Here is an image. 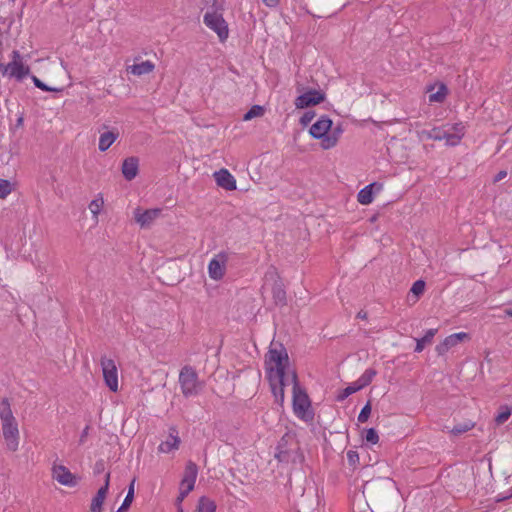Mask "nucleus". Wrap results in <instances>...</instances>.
Returning <instances> with one entry per match:
<instances>
[{"mask_svg":"<svg viewBox=\"0 0 512 512\" xmlns=\"http://www.w3.org/2000/svg\"><path fill=\"white\" fill-rule=\"evenodd\" d=\"M266 374L275 402L282 405L284 402V387L286 369L289 357L285 347L279 344V349L270 348L265 357Z\"/></svg>","mask_w":512,"mask_h":512,"instance_id":"nucleus-1","label":"nucleus"},{"mask_svg":"<svg viewBox=\"0 0 512 512\" xmlns=\"http://www.w3.org/2000/svg\"><path fill=\"white\" fill-rule=\"evenodd\" d=\"M293 383V410L297 417L302 420H312L311 401L306 391L300 386L298 376L295 370L291 372Z\"/></svg>","mask_w":512,"mask_h":512,"instance_id":"nucleus-2","label":"nucleus"},{"mask_svg":"<svg viewBox=\"0 0 512 512\" xmlns=\"http://www.w3.org/2000/svg\"><path fill=\"white\" fill-rule=\"evenodd\" d=\"M179 384L185 398L197 396L203 388L196 370L190 365H185L180 370Z\"/></svg>","mask_w":512,"mask_h":512,"instance_id":"nucleus-3","label":"nucleus"},{"mask_svg":"<svg viewBox=\"0 0 512 512\" xmlns=\"http://www.w3.org/2000/svg\"><path fill=\"white\" fill-rule=\"evenodd\" d=\"M0 72L3 76L14 78L16 81L21 82L30 74V68L23 63L20 52L13 50L11 53V61L7 64L0 63Z\"/></svg>","mask_w":512,"mask_h":512,"instance_id":"nucleus-4","label":"nucleus"},{"mask_svg":"<svg viewBox=\"0 0 512 512\" xmlns=\"http://www.w3.org/2000/svg\"><path fill=\"white\" fill-rule=\"evenodd\" d=\"M224 13H205L203 23L214 31L220 41H225L229 35L228 23L223 17Z\"/></svg>","mask_w":512,"mask_h":512,"instance_id":"nucleus-5","label":"nucleus"},{"mask_svg":"<svg viewBox=\"0 0 512 512\" xmlns=\"http://www.w3.org/2000/svg\"><path fill=\"white\" fill-rule=\"evenodd\" d=\"M100 364L105 384L111 391L116 392L118 390V374L114 360L103 356L101 357Z\"/></svg>","mask_w":512,"mask_h":512,"instance_id":"nucleus-6","label":"nucleus"},{"mask_svg":"<svg viewBox=\"0 0 512 512\" xmlns=\"http://www.w3.org/2000/svg\"><path fill=\"white\" fill-rule=\"evenodd\" d=\"M3 437L9 451H16L19 445V429L16 419L2 422Z\"/></svg>","mask_w":512,"mask_h":512,"instance_id":"nucleus-7","label":"nucleus"},{"mask_svg":"<svg viewBox=\"0 0 512 512\" xmlns=\"http://www.w3.org/2000/svg\"><path fill=\"white\" fill-rule=\"evenodd\" d=\"M326 98L324 92L320 90L310 89L307 92L299 95L295 99V106L297 109H305L311 106L322 103Z\"/></svg>","mask_w":512,"mask_h":512,"instance_id":"nucleus-8","label":"nucleus"},{"mask_svg":"<svg viewBox=\"0 0 512 512\" xmlns=\"http://www.w3.org/2000/svg\"><path fill=\"white\" fill-rule=\"evenodd\" d=\"M228 261V254L226 252L218 253L208 265V273L211 279L220 280L225 274V264Z\"/></svg>","mask_w":512,"mask_h":512,"instance_id":"nucleus-9","label":"nucleus"},{"mask_svg":"<svg viewBox=\"0 0 512 512\" xmlns=\"http://www.w3.org/2000/svg\"><path fill=\"white\" fill-rule=\"evenodd\" d=\"M332 120L328 116H321L309 130L310 135L324 142V139L328 136V132L332 127Z\"/></svg>","mask_w":512,"mask_h":512,"instance_id":"nucleus-10","label":"nucleus"},{"mask_svg":"<svg viewBox=\"0 0 512 512\" xmlns=\"http://www.w3.org/2000/svg\"><path fill=\"white\" fill-rule=\"evenodd\" d=\"M53 478L64 486L74 487L77 485V479L70 470L63 465H55L52 469Z\"/></svg>","mask_w":512,"mask_h":512,"instance_id":"nucleus-11","label":"nucleus"},{"mask_svg":"<svg viewBox=\"0 0 512 512\" xmlns=\"http://www.w3.org/2000/svg\"><path fill=\"white\" fill-rule=\"evenodd\" d=\"M110 485V472L105 475L104 485L99 488L96 495L91 501L90 511L91 512H102V505L106 498Z\"/></svg>","mask_w":512,"mask_h":512,"instance_id":"nucleus-12","label":"nucleus"},{"mask_svg":"<svg viewBox=\"0 0 512 512\" xmlns=\"http://www.w3.org/2000/svg\"><path fill=\"white\" fill-rule=\"evenodd\" d=\"M217 185L225 190L232 191L237 188L236 179L227 169H220L213 174Z\"/></svg>","mask_w":512,"mask_h":512,"instance_id":"nucleus-13","label":"nucleus"},{"mask_svg":"<svg viewBox=\"0 0 512 512\" xmlns=\"http://www.w3.org/2000/svg\"><path fill=\"white\" fill-rule=\"evenodd\" d=\"M294 447H289V449H284L275 453V458L279 462L289 463V462H297L302 458V455L299 454V446L298 444H293Z\"/></svg>","mask_w":512,"mask_h":512,"instance_id":"nucleus-14","label":"nucleus"},{"mask_svg":"<svg viewBox=\"0 0 512 512\" xmlns=\"http://www.w3.org/2000/svg\"><path fill=\"white\" fill-rule=\"evenodd\" d=\"M138 168L139 160L137 157L132 156L126 158L122 163L123 177L128 181L133 180L138 174Z\"/></svg>","mask_w":512,"mask_h":512,"instance_id":"nucleus-15","label":"nucleus"},{"mask_svg":"<svg viewBox=\"0 0 512 512\" xmlns=\"http://www.w3.org/2000/svg\"><path fill=\"white\" fill-rule=\"evenodd\" d=\"M374 189L379 192L382 189V184L374 182L363 189H361L357 195L358 202L362 205H368L373 201Z\"/></svg>","mask_w":512,"mask_h":512,"instance_id":"nucleus-16","label":"nucleus"},{"mask_svg":"<svg viewBox=\"0 0 512 512\" xmlns=\"http://www.w3.org/2000/svg\"><path fill=\"white\" fill-rule=\"evenodd\" d=\"M160 213V209H148L142 213L137 209L135 212V219L141 227H147L160 215Z\"/></svg>","mask_w":512,"mask_h":512,"instance_id":"nucleus-17","label":"nucleus"},{"mask_svg":"<svg viewBox=\"0 0 512 512\" xmlns=\"http://www.w3.org/2000/svg\"><path fill=\"white\" fill-rule=\"evenodd\" d=\"M175 427L170 428L169 437L166 441L162 442L158 449L160 452L169 453L174 449H178L180 444V438Z\"/></svg>","mask_w":512,"mask_h":512,"instance_id":"nucleus-18","label":"nucleus"},{"mask_svg":"<svg viewBox=\"0 0 512 512\" xmlns=\"http://www.w3.org/2000/svg\"><path fill=\"white\" fill-rule=\"evenodd\" d=\"M343 131L344 129L341 123H338L333 128L331 127V130L328 132V136L324 139V142H321L322 148L331 149L336 146Z\"/></svg>","mask_w":512,"mask_h":512,"instance_id":"nucleus-19","label":"nucleus"},{"mask_svg":"<svg viewBox=\"0 0 512 512\" xmlns=\"http://www.w3.org/2000/svg\"><path fill=\"white\" fill-rule=\"evenodd\" d=\"M119 137V132L117 129H113L111 131L103 132L99 138L98 148L101 152H105L110 148V146L117 140Z\"/></svg>","mask_w":512,"mask_h":512,"instance_id":"nucleus-20","label":"nucleus"},{"mask_svg":"<svg viewBox=\"0 0 512 512\" xmlns=\"http://www.w3.org/2000/svg\"><path fill=\"white\" fill-rule=\"evenodd\" d=\"M272 296L276 305L285 306L287 304L286 291L281 280L274 282Z\"/></svg>","mask_w":512,"mask_h":512,"instance_id":"nucleus-21","label":"nucleus"},{"mask_svg":"<svg viewBox=\"0 0 512 512\" xmlns=\"http://www.w3.org/2000/svg\"><path fill=\"white\" fill-rule=\"evenodd\" d=\"M154 68L155 65L150 60H146L141 63L129 66L127 70L133 75L141 76L144 74L151 73L154 70Z\"/></svg>","mask_w":512,"mask_h":512,"instance_id":"nucleus-22","label":"nucleus"},{"mask_svg":"<svg viewBox=\"0 0 512 512\" xmlns=\"http://www.w3.org/2000/svg\"><path fill=\"white\" fill-rule=\"evenodd\" d=\"M437 331V329H429L426 331L425 335L422 338L416 339V346L414 352L420 353L423 351L426 345L431 344Z\"/></svg>","mask_w":512,"mask_h":512,"instance_id":"nucleus-23","label":"nucleus"},{"mask_svg":"<svg viewBox=\"0 0 512 512\" xmlns=\"http://www.w3.org/2000/svg\"><path fill=\"white\" fill-rule=\"evenodd\" d=\"M0 419L1 422L12 421L15 419L8 398H3L0 401Z\"/></svg>","mask_w":512,"mask_h":512,"instance_id":"nucleus-24","label":"nucleus"},{"mask_svg":"<svg viewBox=\"0 0 512 512\" xmlns=\"http://www.w3.org/2000/svg\"><path fill=\"white\" fill-rule=\"evenodd\" d=\"M216 508L217 506L214 500L206 496H202L198 500L196 510L197 512H216Z\"/></svg>","mask_w":512,"mask_h":512,"instance_id":"nucleus-25","label":"nucleus"},{"mask_svg":"<svg viewBox=\"0 0 512 512\" xmlns=\"http://www.w3.org/2000/svg\"><path fill=\"white\" fill-rule=\"evenodd\" d=\"M377 372L375 369L373 368H369V369H366L365 372L360 376V378L355 381L356 384L358 385V388L363 389L365 388L366 386H368L373 378L376 376Z\"/></svg>","mask_w":512,"mask_h":512,"instance_id":"nucleus-26","label":"nucleus"},{"mask_svg":"<svg viewBox=\"0 0 512 512\" xmlns=\"http://www.w3.org/2000/svg\"><path fill=\"white\" fill-rule=\"evenodd\" d=\"M134 484H135V479H133L131 481V483L129 484L127 495L124 498L122 505L117 509L116 512H127L128 511V509L131 506L133 499H134Z\"/></svg>","mask_w":512,"mask_h":512,"instance_id":"nucleus-27","label":"nucleus"},{"mask_svg":"<svg viewBox=\"0 0 512 512\" xmlns=\"http://www.w3.org/2000/svg\"><path fill=\"white\" fill-rule=\"evenodd\" d=\"M475 426V422H473L472 420H466L462 423H458L456 424L451 430H450V433L454 436H459L461 434H464L468 431H470L471 429H473Z\"/></svg>","mask_w":512,"mask_h":512,"instance_id":"nucleus-28","label":"nucleus"},{"mask_svg":"<svg viewBox=\"0 0 512 512\" xmlns=\"http://www.w3.org/2000/svg\"><path fill=\"white\" fill-rule=\"evenodd\" d=\"M422 136L426 139H432V140H443L445 137V129L441 127H434L430 130H423L421 132Z\"/></svg>","mask_w":512,"mask_h":512,"instance_id":"nucleus-29","label":"nucleus"},{"mask_svg":"<svg viewBox=\"0 0 512 512\" xmlns=\"http://www.w3.org/2000/svg\"><path fill=\"white\" fill-rule=\"evenodd\" d=\"M469 338L470 337H469L468 333L459 332V333H454V334L447 336L444 340L446 341V344H448L449 348L451 349L452 347L458 345L459 343H461Z\"/></svg>","mask_w":512,"mask_h":512,"instance_id":"nucleus-30","label":"nucleus"},{"mask_svg":"<svg viewBox=\"0 0 512 512\" xmlns=\"http://www.w3.org/2000/svg\"><path fill=\"white\" fill-rule=\"evenodd\" d=\"M206 13H224L225 0H206Z\"/></svg>","mask_w":512,"mask_h":512,"instance_id":"nucleus-31","label":"nucleus"},{"mask_svg":"<svg viewBox=\"0 0 512 512\" xmlns=\"http://www.w3.org/2000/svg\"><path fill=\"white\" fill-rule=\"evenodd\" d=\"M293 444H298L295 441L294 436L291 435L290 433H285L281 437V439L278 441V444L276 447V450H277L276 452L284 450V449H289V447H294Z\"/></svg>","mask_w":512,"mask_h":512,"instance_id":"nucleus-32","label":"nucleus"},{"mask_svg":"<svg viewBox=\"0 0 512 512\" xmlns=\"http://www.w3.org/2000/svg\"><path fill=\"white\" fill-rule=\"evenodd\" d=\"M197 475H198L197 465L192 461H188L185 466L183 479L196 481Z\"/></svg>","mask_w":512,"mask_h":512,"instance_id":"nucleus-33","label":"nucleus"},{"mask_svg":"<svg viewBox=\"0 0 512 512\" xmlns=\"http://www.w3.org/2000/svg\"><path fill=\"white\" fill-rule=\"evenodd\" d=\"M447 92H448V89H447L446 85L442 83L439 86V89H438L437 92L431 93L429 95V101L430 102H439V103H441V102H443L445 100Z\"/></svg>","mask_w":512,"mask_h":512,"instance_id":"nucleus-34","label":"nucleus"},{"mask_svg":"<svg viewBox=\"0 0 512 512\" xmlns=\"http://www.w3.org/2000/svg\"><path fill=\"white\" fill-rule=\"evenodd\" d=\"M358 385L356 382H353L351 385L347 386L345 389L341 390L339 394L336 396V400L338 402L344 401L347 397L352 395L353 393L359 391Z\"/></svg>","mask_w":512,"mask_h":512,"instance_id":"nucleus-35","label":"nucleus"},{"mask_svg":"<svg viewBox=\"0 0 512 512\" xmlns=\"http://www.w3.org/2000/svg\"><path fill=\"white\" fill-rule=\"evenodd\" d=\"M265 110L263 106L253 105L243 116L244 121H249L255 117H261Z\"/></svg>","mask_w":512,"mask_h":512,"instance_id":"nucleus-36","label":"nucleus"},{"mask_svg":"<svg viewBox=\"0 0 512 512\" xmlns=\"http://www.w3.org/2000/svg\"><path fill=\"white\" fill-rule=\"evenodd\" d=\"M31 79H32L34 85L37 88L41 89L42 91H47V92H60V91H62V88H54V87H50V86L46 85L39 78H37L35 75H32Z\"/></svg>","mask_w":512,"mask_h":512,"instance_id":"nucleus-37","label":"nucleus"},{"mask_svg":"<svg viewBox=\"0 0 512 512\" xmlns=\"http://www.w3.org/2000/svg\"><path fill=\"white\" fill-rule=\"evenodd\" d=\"M461 139L462 135L458 133H451L445 130V137L443 140H446V145L456 146L460 143Z\"/></svg>","mask_w":512,"mask_h":512,"instance_id":"nucleus-38","label":"nucleus"},{"mask_svg":"<svg viewBox=\"0 0 512 512\" xmlns=\"http://www.w3.org/2000/svg\"><path fill=\"white\" fill-rule=\"evenodd\" d=\"M425 281L419 279L415 281L410 289V292L416 296V298H419L425 290Z\"/></svg>","mask_w":512,"mask_h":512,"instance_id":"nucleus-39","label":"nucleus"},{"mask_svg":"<svg viewBox=\"0 0 512 512\" xmlns=\"http://www.w3.org/2000/svg\"><path fill=\"white\" fill-rule=\"evenodd\" d=\"M371 403L370 401H368L364 406L363 408L361 409L359 415H358V421L360 423H364L366 422L369 417H370V414H371Z\"/></svg>","mask_w":512,"mask_h":512,"instance_id":"nucleus-40","label":"nucleus"},{"mask_svg":"<svg viewBox=\"0 0 512 512\" xmlns=\"http://www.w3.org/2000/svg\"><path fill=\"white\" fill-rule=\"evenodd\" d=\"M502 409L503 410L495 417V422L498 425L505 423L511 415V410L509 407L505 406Z\"/></svg>","mask_w":512,"mask_h":512,"instance_id":"nucleus-41","label":"nucleus"},{"mask_svg":"<svg viewBox=\"0 0 512 512\" xmlns=\"http://www.w3.org/2000/svg\"><path fill=\"white\" fill-rule=\"evenodd\" d=\"M365 440L367 443H370L373 445L378 443L379 436H378L377 431L374 428L367 429L366 434H365Z\"/></svg>","mask_w":512,"mask_h":512,"instance_id":"nucleus-42","label":"nucleus"},{"mask_svg":"<svg viewBox=\"0 0 512 512\" xmlns=\"http://www.w3.org/2000/svg\"><path fill=\"white\" fill-rule=\"evenodd\" d=\"M11 192V183L8 180L0 179V198H5Z\"/></svg>","mask_w":512,"mask_h":512,"instance_id":"nucleus-43","label":"nucleus"},{"mask_svg":"<svg viewBox=\"0 0 512 512\" xmlns=\"http://www.w3.org/2000/svg\"><path fill=\"white\" fill-rule=\"evenodd\" d=\"M103 205V199H94L89 204V209L94 216L98 215Z\"/></svg>","mask_w":512,"mask_h":512,"instance_id":"nucleus-44","label":"nucleus"},{"mask_svg":"<svg viewBox=\"0 0 512 512\" xmlns=\"http://www.w3.org/2000/svg\"><path fill=\"white\" fill-rule=\"evenodd\" d=\"M315 117L314 111H306L300 118V124L307 126Z\"/></svg>","mask_w":512,"mask_h":512,"instance_id":"nucleus-45","label":"nucleus"},{"mask_svg":"<svg viewBox=\"0 0 512 512\" xmlns=\"http://www.w3.org/2000/svg\"><path fill=\"white\" fill-rule=\"evenodd\" d=\"M435 350L437 352L438 355L442 356L444 355L445 353H447L450 348L448 346V344H446V341L443 340L441 343H439L436 347H435Z\"/></svg>","mask_w":512,"mask_h":512,"instance_id":"nucleus-46","label":"nucleus"},{"mask_svg":"<svg viewBox=\"0 0 512 512\" xmlns=\"http://www.w3.org/2000/svg\"><path fill=\"white\" fill-rule=\"evenodd\" d=\"M195 482L196 481L187 480V479L182 478V480L180 482V488H184V489H187L188 491H192L194 489Z\"/></svg>","mask_w":512,"mask_h":512,"instance_id":"nucleus-47","label":"nucleus"},{"mask_svg":"<svg viewBox=\"0 0 512 512\" xmlns=\"http://www.w3.org/2000/svg\"><path fill=\"white\" fill-rule=\"evenodd\" d=\"M347 458L350 465H355L359 461V455L356 451L349 450L347 452Z\"/></svg>","mask_w":512,"mask_h":512,"instance_id":"nucleus-48","label":"nucleus"},{"mask_svg":"<svg viewBox=\"0 0 512 512\" xmlns=\"http://www.w3.org/2000/svg\"><path fill=\"white\" fill-rule=\"evenodd\" d=\"M105 470V463H104V460H98L96 461L95 465H94V474H100L102 472H104Z\"/></svg>","mask_w":512,"mask_h":512,"instance_id":"nucleus-49","label":"nucleus"},{"mask_svg":"<svg viewBox=\"0 0 512 512\" xmlns=\"http://www.w3.org/2000/svg\"><path fill=\"white\" fill-rule=\"evenodd\" d=\"M191 491H188L187 489L180 488L179 487V496L177 497L178 502H182L190 493Z\"/></svg>","mask_w":512,"mask_h":512,"instance_id":"nucleus-50","label":"nucleus"},{"mask_svg":"<svg viewBox=\"0 0 512 512\" xmlns=\"http://www.w3.org/2000/svg\"><path fill=\"white\" fill-rule=\"evenodd\" d=\"M454 133H458L460 135H464V126L461 123H456L452 126Z\"/></svg>","mask_w":512,"mask_h":512,"instance_id":"nucleus-51","label":"nucleus"},{"mask_svg":"<svg viewBox=\"0 0 512 512\" xmlns=\"http://www.w3.org/2000/svg\"><path fill=\"white\" fill-rule=\"evenodd\" d=\"M262 2L267 6V7H276L280 0H262Z\"/></svg>","mask_w":512,"mask_h":512,"instance_id":"nucleus-52","label":"nucleus"},{"mask_svg":"<svg viewBox=\"0 0 512 512\" xmlns=\"http://www.w3.org/2000/svg\"><path fill=\"white\" fill-rule=\"evenodd\" d=\"M507 175V172L504 171V170H501L499 171L496 176L494 177V182H498L500 180H502L503 178H505Z\"/></svg>","mask_w":512,"mask_h":512,"instance_id":"nucleus-53","label":"nucleus"},{"mask_svg":"<svg viewBox=\"0 0 512 512\" xmlns=\"http://www.w3.org/2000/svg\"><path fill=\"white\" fill-rule=\"evenodd\" d=\"M88 430H89V426H86L83 429V431H82V433L80 435V443H83L85 441L86 437L88 436Z\"/></svg>","mask_w":512,"mask_h":512,"instance_id":"nucleus-54","label":"nucleus"},{"mask_svg":"<svg viewBox=\"0 0 512 512\" xmlns=\"http://www.w3.org/2000/svg\"><path fill=\"white\" fill-rule=\"evenodd\" d=\"M23 122H24V113L21 112L19 117L17 118L16 120V127H21L23 126Z\"/></svg>","mask_w":512,"mask_h":512,"instance_id":"nucleus-55","label":"nucleus"},{"mask_svg":"<svg viewBox=\"0 0 512 512\" xmlns=\"http://www.w3.org/2000/svg\"><path fill=\"white\" fill-rule=\"evenodd\" d=\"M367 316H368V314H367V312H366V311H364V310H360V311L357 313L356 318L361 319V320H366V319H367Z\"/></svg>","mask_w":512,"mask_h":512,"instance_id":"nucleus-56","label":"nucleus"},{"mask_svg":"<svg viewBox=\"0 0 512 512\" xmlns=\"http://www.w3.org/2000/svg\"><path fill=\"white\" fill-rule=\"evenodd\" d=\"M505 314L509 317H512V309L505 310Z\"/></svg>","mask_w":512,"mask_h":512,"instance_id":"nucleus-57","label":"nucleus"},{"mask_svg":"<svg viewBox=\"0 0 512 512\" xmlns=\"http://www.w3.org/2000/svg\"><path fill=\"white\" fill-rule=\"evenodd\" d=\"M511 496H512V493H511L510 497H511ZM506 498H509V496H508V497H503V498H501V499H498V501H502V500H504V499H506Z\"/></svg>","mask_w":512,"mask_h":512,"instance_id":"nucleus-58","label":"nucleus"}]
</instances>
